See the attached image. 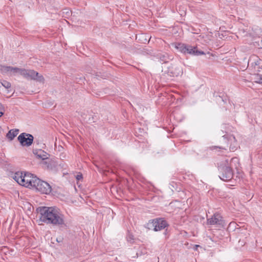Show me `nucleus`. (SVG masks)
Returning <instances> with one entry per match:
<instances>
[{
    "label": "nucleus",
    "instance_id": "f257e3e1",
    "mask_svg": "<svg viewBox=\"0 0 262 262\" xmlns=\"http://www.w3.org/2000/svg\"><path fill=\"white\" fill-rule=\"evenodd\" d=\"M13 179L19 185L28 188H34L44 194L51 191V187L46 182L42 181L30 173L16 172L12 176Z\"/></svg>",
    "mask_w": 262,
    "mask_h": 262
},
{
    "label": "nucleus",
    "instance_id": "f03ea898",
    "mask_svg": "<svg viewBox=\"0 0 262 262\" xmlns=\"http://www.w3.org/2000/svg\"><path fill=\"white\" fill-rule=\"evenodd\" d=\"M39 214L40 220L47 224L53 225H65L64 216L60 210L55 207H40L37 209Z\"/></svg>",
    "mask_w": 262,
    "mask_h": 262
},
{
    "label": "nucleus",
    "instance_id": "7ed1b4c3",
    "mask_svg": "<svg viewBox=\"0 0 262 262\" xmlns=\"http://www.w3.org/2000/svg\"><path fill=\"white\" fill-rule=\"evenodd\" d=\"M1 70L4 73H9L11 75H15L16 74H19L27 79L34 80L42 83L44 82L43 77L41 75H39L38 72L32 70H26L16 67L3 66Z\"/></svg>",
    "mask_w": 262,
    "mask_h": 262
},
{
    "label": "nucleus",
    "instance_id": "20e7f679",
    "mask_svg": "<svg viewBox=\"0 0 262 262\" xmlns=\"http://www.w3.org/2000/svg\"><path fill=\"white\" fill-rule=\"evenodd\" d=\"M250 68L255 72V82L262 84V60L257 56H252L249 61Z\"/></svg>",
    "mask_w": 262,
    "mask_h": 262
},
{
    "label": "nucleus",
    "instance_id": "39448f33",
    "mask_svg": "<svg viewBox=\"0 0 262 262\" xmlns=\"http://www.w3.org/2000/svg\"><path fill=\"white\" fill-rule=\"evenodd\" d=\"M238 161L236 158H233L231 160V163L233 162ZM231 164L228 165V160L225 161V166H220L219 169L221 171V173L219 176L220 179L224 181H228L233 178V171L231 168Z\"/></svg>",
    "mask_w": 262,
    "mask_h": 262
},
{
    "label": "nucleus",
    "instance_id": "423d86ee",
    "mask_svg": "<svg viewBox=\"0 0 262 262\" xmlns=\"http://www.w3.org/2000/svg\"><path fill=\"white\" fill-rule=\"evenodd\" d=\"M17 139L21 145L30 146L33 143L34 137L31 134L24 133L19 135Z\"/></svg>",
    "mask_w": 262,
    "mask_h": 262
},
{
    "label": "nucleus",
    "instance_id": "0eeeda50",
    "mask_svg": "<svg viewBox=\"0 0 262 262\" xmlns=\"http://www.w3.org/2000/svg\"><path fill=\"white\" fill-rule=\"evenodd\" d=\"M149 225L154 228L155 231L161 230L168 226L166 221L162 219L154 220L149 223Z\"/></svg>",
    "mask_w": 262,
    "mask_h": 262
},
{
    "label": "nucleus",
    "instance_id": "6e6552de",
    "mask_svg": "<svg viewBox=\"0 0 262 262\" xmlns=\"http://www.w3.org/2000/svg\"><path fill=\"white\" fill-rule=\"evenodd\" d=\"M171 46L180 52L186 54H190L193 53L192 47L188 45H186L182 43H173Z\"/></svg>",
    "mask_w": 262,
    "mask_h": 262
},
{
    "label": "nucleus",
    "instance_id": "1a4fd4ad",
    "mask_svg": "<svg viewBox=\"0 0 262 262\" xmlns=\"http://www.w3.org/2000/svg\"><path fill=\"white\" fill-rule=\"evenodd\" d=\"M167 74L170 76L177 77L181 75L183 73L182 68L177 65L172 64L167 68V70L166 71Z\"/></svg>",
    "mask_w": 262,
    "mask_h": 262
},
{
    "label": "nucleus",
    "instance_id": "9d476101",
    "mask_svg": "<svg viewBox=\"0 0 262 262\" xmlns=\"http://www.w3.org/2000/svg\"><path fill=\"white\" fill-rule=\"evenodd\" d=\"M207 223L210 225H223L222 217L218 213H215L211 218L207 220Z\"/></svg>",
    "mask_w": 262,
    "mask_h": 262
},
{
    "label": "nucleus",
    "instance_id": "9b49d317",
    "mask_svg": "<svg viewBox=\"0 0 262 262\" xmlns=\"http://www.w3.org/2000/svg\"><path fill=\"white\" fill-rule=\"evenodd\" d=\"M223 137L224 140H225V141H226L227 140L228 142H230L231 143H232V145H231L230 146V150L231 151H234V150H235L237 145L235 138L231 135L229 136L228 139H227L228 137L226 136L225 135L223 136Z\"/></svg>",
    "mask_w": 262,
    "mask_h": 262
},
{
    "label": "nucleus",
    "instance_id": "f8f14e48",
    "mask_svg": "<svg viewBox=\"0 0 262 262\" xmlns=\"http://www.w3.org/2000/svg\"><path fill=\"white\" fill-rule=\"evenodd\" d=\"M34 154L37 158L41 159L42 160L48 159L50 157V155L49 154L41 149L35 150V151L34 152Z\"/></svg>",
    "mask_w": 262,
    "mask_h": 262
},
{
    "label": "nucleus",
    "instance_id": "ddd939ff",
    "mask_svg": "<svg viewBox=\"0 0 262 262\" xmlns=\"http://www.w3.org/2000/svg\"><path fill=\"white\" fill-rule=\"evenodd\" d=\"M18 129H11L7 133L6 136L10 140H12L18 134Z\"/></svg>",
    "mask_w": 262,
    "mask_h": 262
},
{
    "label": "nucleus",
    "instance_id": "4468645a",
    "mask_svg": "<svg viewBox=\"0 0 262 262\" xmlns=\"http://www.w3.org/2000/svg\"><path fill=\"white\" fill-rule=\"evenodd\" d=\"M1 83L2 85L7 90V93H8L10 92L9 89L11 88V83L9 82L6 80L1 81Z\"/></svg>",
    "mask_w": 262,
    "mask_h": 262
},
{
    "label": "nucleus",
    "instance_id": "2eb2a0df",
    "mask_svg": "<svg viewBox=\"0 0 262 262\" xmlns=\"http://www.w3.org/2000/svg\"><path fill=\"white\" fill-rule=\"evenodd\" d=\"M200 38H198V40H202L203 39L204 42L205 43H209V41L211 40V36L205 35H200L199 36Z\"/></svg>",
    "mask_w": 262,
    "mask_h": 262
},
{
    "label": "nucleus",
    "instance_id": "dca6fc26",
    "mask_svg": "<svg viewBox=\"0 0 262 262\" xmlns=\"http://www.w3.org/2000/svg\"><path fill=\"white\" fill-rule=\"evenodd\" d=\"M193 53H190V54L194 55H204L205 53L203 51H199L196 47H192Z\"/></svg>",
    "mask_w": 262,
    "mask_h": 262
},
{
    "label": "nucleus",
    "instance_id": "f3484780",
    "mask_svg": "<svg viewBox=\"0 0 262 262\" xmlns=\"http://www.w3.org/2000/svg\"><path fill=\"white\" fill-rule=\"evenodd\" d=\"M126 238L127 241L130 243H132L134 239V236L131 234H128Z\"/></svg>",
    "mask_w": 262,
    "mask_h": 262
},
{
    "label": "nucleus",
    "instance_id": "a211bd4d",
    "mask_svg": "<svg viewBox=\"0 0 262 262\" xmlns=\"http://www.w3.org/2000/svg\"><path fill=\"white\" fill-rule=\"evenodd\" d=\"M76 179L79 181L82 179V175L81 174H78L76 176Z\"/></svg>",
    "mask_w": 262,
    "mask_h": 262
},
{
    "label": "nucleus",
    "instance_id": "6ab92c4d",
    "mask_svg": "<svg viewBox=\"0 0 262 262\" xmlns=\"http://www.w3.org/2000/svg\"><path fill=\"white\" fill-rule=\"evenodd\" d=\"M161 60L166 62V57L165 55H163L162 57H161Z\"/></svg>",
    "mask_w": 262,
    "mask_h": 262
},
{
    "label": "nucleus",
    "instance_id": "aec40b11",
    "mask_svg": "<svg viewBox=\"0 0 262 262\" xmlns=\"http://www.w3.org/2000/svg\"><path fill=\"white\" fill-rule=\"evenodd\" d=\"M4 114L3 111V108L1 106H0V117H1Z\"/></svg>",
    "mask_w": 262,
    "mask_h": 262
},
{
    "label": "nucleus",
    "instance_id": "412c9836",
    "mask_svg": "<svg viewBox=\"0 0 262 262\" xmlns=\"http://www.w3.org/2000/svg\"><path fill=\"white\" fill-rule=\"evenodd\" d=\"M228 144H229V143H227V145H226V146H224V147H222H222H219V148H221V149H225V150H226V147H228Z\"/></svg>",
    "mask_w": 262,
    "mask_h": 262
},
{
    "label": "nucleus",
    "instance_id": "4be33fe9",
    "mask_svg": "<svg viewBox=\"0 0 262 262\" xmlns=\"http://www.w3.org/2000/svg\"><path fill=\"white\" fill-rule=\"evenodd\" d=\"M200 247V246H199V245H195V249H195V250H196V249H197V248H198V247Z\"/></svg>",
    "mask_w": 262,
    "mask_h": 262
},
{
    "label": "nucleus",
    "instance_id": "5701e85b",
    "mask_svg": "<svg viewBox=\"0 0 262 262\" xmlns=\"http://www.w3.org/2000/svg\"><path fill=\"white\" fill-rule=\"evenodd\" d=\"M43 164H45V165H47V164H48V162H47V161H44V162H43Z\"/></svg>",
    "mask_w": 262,
    "mask_h": 262
},
{
    "label": "nucleus",
    "instance_id": "b1692460",
    "mask_svg": "<svg viewBox=\"0 0 262 262\" xmlns=\"http://www.w3.org/2000/svg\"><path fill=\"white\" fill-rule=\"evenodd\" d=\"M59 239H57V242H59Z\"/></svg>",
    "mask_w": 262,
    "mask_h": 262
},
{
    "label": "nucleus",
    "instance_id": "393cba45",
    "mask_svg": "<svg viewBox=\"0 0 262 262\" xmlns=\"http://www.w3.org/2000/svg\"><path fill=\"white\" fill-rule=\"evenodd\" d=\"M59 239H57V242H59Z\"/></svg>",
    "mask_w": 262,
    "mask_h": 262
}]
</instances>
